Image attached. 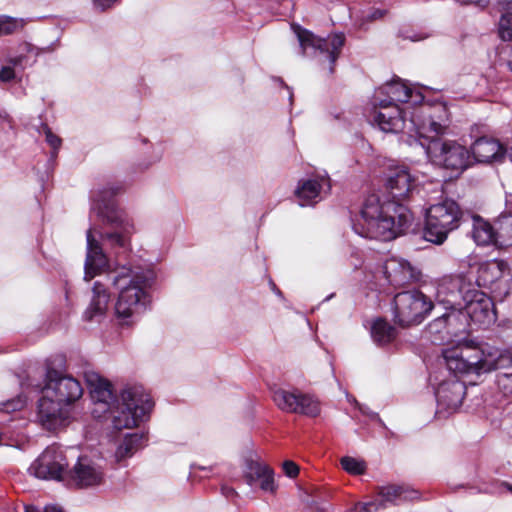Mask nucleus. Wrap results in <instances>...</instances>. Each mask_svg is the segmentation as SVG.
Here are the masks:
<instances>
[{"mask_svg":"<svg viewBox=\"0 0 512 512\" xmlns=\"http://www.w3.org/2000/svg\"><path fill=\"white\" fill-rule=\"evenodd\" d=\"M411 89L400 81L387 83L378 88L373 96H379L391 102V105H397L396 102H408L411 97Z\"/></svg>","mask_w":512,"mask_h":512,"instance_id":"obj_27","label":"nucleus"},{"mask_svg":"<svg viewBox=\"0 0 512 512\" xmlns=\"http://www.w3.org/2000/svg\"><path fill=\"white\" fill-rule=\"evenodd\" d=\"M331 189L330 179L327 175H319L316 178L299 182L295 191L301 206L314 204L329 194Z\"/></svg>","mask_w":512,"mask_h":512,"instance_id":"obj_22","label":"nucleus"},{"mask_svg":"<svg viewBox=\"0 0 512 512\" xmlns=\"http://www.w3.org/2000/svg\"><path fill=\"white\" fill-rule=\"evenodd\" d=\"M502 485L512 493V484L504 482Z\"/></svg>","mask_w":512,"mask_h":512,"instance_id":"obj_50","label":"nucleus"},{"mask_svg":"<svg viewBox=\"0 0 512 512\" xmlns=\"http://www.w3.org/2000/svg\"><path fill=\"white\" fill-rule=\"evenodd\" d=\"M503 5L505 11L512 13V0H506Z\"/></svg>","mask_w":512,"mask_h":512,"instance_id":"obj_48","label":"nucleus"},{"mask_svg":"<svg viewBox=\"0 0 512 512\" xmlns=\"http://www.w3.org/2000/svg\"><path fill=\"white\" fill-rule=\"evenodd\" d=\"M498 33L502 40L512 41V13L505 11L498 24Z\"/></svg>","mask_w":512,"mask_h":512,"instance_id":"obj_34","label":"nucleus"},{"mask_svg":"<svg viewBox=\"0 0 512 512\" xmlns=\"http://www.w3.org/2000/svg\"><path fill=\"white\" fill-rule=\"evenodd\" d=\"M273 401L280 410L286 413L302 414L309 417H316L320 414L319 401L312 395L298 390L277 389L273 392Z\"/></svg>","mask_w":512,"mask_h":512,"instance_id":"obj_15","label":"nucleus"},{"mask_svg":"<svg viewBox=\"0 0 512 512\" xmlns=\"http://www.w3.org/2000/svg\"><path fill=\"white\" fill-rule=\"evenodd\" d=\"M371 335L378 345H386L395 338L396 331L389 323L378 319L373 323Z\"/></svg>","mask_w":512,"mask_h":512,"instance_id":"obj_32","label":"nucleus"},{"mask_svg":"<svg viewBox=\"0 0 512 512\" xmlns=\"http://www.w3.org/2000/svg\"><path fill=\"white\" fill-rule=\"evenodd\" d=\"M121 189V185L113 184L99 190L93 198L92 210L97 212V215L109 228L99 232L101 241L95 238L93 234L96 232L95 229L89 228L87 230V252L84 264L85 281L92 280L109 267V260L104 253V247L126 249L129 245L133 227L122 219L115 203L112 201V197Z\"/></svg>","mask_w":512,"mask_h":512,"instance_id":"obj_2","label":"nucleus"},{"mask_svg":"<svg viewBox=\"0 0 512 512\" xmlns=\"http://www.w3.org/2000/svg\"><path fill=\"white\" fill-rule=\"evenodd\" d=\"M471 159L479 163L501 162L506 151L499 141L487 137L478 138L471 146Z\"/></svg>","mask_w":512,"mask_h":512,"instance_id":"obj_23","label":"nucleus"},{"mask_svg":"<svg viewBox=\"0 0 512 512\" xmlns=\"http://www.w3.org/2000/svg\"><path fill=\"white\" fill-rule=\"evenodd\" d=\"M353 402L355 403V405H358V402L356 399H353Z\"/></svg>","mask_w":512,"mask_h":512,"instance_id":"obj_53","label":"nucleus"},{"mask_svg":"<svg viewBox=\"0 0 512 512\" xmlns=\"http://www.w3.org/2000/svg\"><path fill=\"white\" fill-rule=\"evenodd\" d=\"M117 0H93L94 6L104 11L110 8Z\"/></svg>","mask_w":512,"mask_h":512,"instance_id":"obj_45","label":"nucleus"},{"mask_svg":"<svg viewBox=\"0 0 512 512\" xmlns=\"http://www.w3.org/2000/svg\"><path fill=\"white\" fill-rule=\"evenodd\" d=\"M43 392L67 408H71V405L81 398L83 388L76 378L62 375L55 369H49Z\"/></svg>","mask_w":512,"mask_h":512,"instance_id":"obj_13","label":"nucleus"},{"mask_svg":"<svg viewBox=\"0 0 512 512\" xmlns=\"http://www.w3.org/2000/svg\"><path fill=\"white\" fill-rule=\"evenodd\" d=\"M386 10L385 9H380V8H373L366 16L365 18L369 21H373V20H377V19H381L385 16L386 14Z\"/></svg>","mask_w":512,"mask_h":512,"instance_id":"obj_43","label":"nucleus"},{"mask_svg":"<svg viewBox=\"0 0 512 512\" xmlns=\"http://www.w3.org/2000/svg\"><path fill=\"white\" fill-rule=\"evenodd\" d=\"M469 298L463 305L471 324L489 326L496 321L493 297L476 288Z\"/></svg>","mask_w":512,"mask_h":512,"instance_id":"obj_17","label":"nucleus"},{"mask_svg":"<svg viewBox=\"0 0 512 512\" xmlns=\"http://www.w3.org/2000/svg\"><path fill=\"white\" fill-rule=\"evenodd\" d=\"M72 483L78 488H89L103 484L102 468L86 456L79 457L73 469L68 472Z\"/></svg>","mask_w":512,"mask_h":512,"instance_id":"obj_20","label":"nucleus"},{"mask_svg":"<svg viewBox=\"0 0 512 512\" xmlns=\"http://www.w3.org/2000/svg\"><path fill=\"white\" fill-rule=\"evenodd\" d=\"M297 37L303 53H305L308 48H312L315 52H318L320 62L328 63L327 73L331 75L334 72V64L345 43L344 34L336 33L329 35L327 38H320L308 30L298 28Z\"/></svg>","mask_w":512,"mask_h":512,"instance_id":"obj_11","label":"nucleus"},{"mask_svg":"<svg viewBox=\"0 0 512 512\" xmlns=\"http://www.w3.org/2000/svg\"><path fill=\"white\" fill-rule=\"evenodd\" d=\"M15 78L14 69L11 66H4L0 70V81L10 82Z\"/></svg>","mask_w":512,"mask_h":512,"instance_id":"obj_42","label":"nucleus"},{"mask_svg":"<svg viewBox=\"0 0 512 512\" xmlns=\"http://www.w3.org/2000/svg\"><path fill=\"white\" fill-rule=\"evenodd\" d=\"M342 468L350 474H363L366 466L363 461H359L353 457L345 456L341 459Z\"/></svg>","mask_w":512,"mask_h":512,"instance_id":"obj_35","label":"nucleus"},{"mask_svg":"<svg viewBox=\"0 0 512 512\" xmlns=\"http://www.w3.org/2000/svg\"><path fill=\"white\" fill-rule=\"evenodd\" d=\"M86 382L91 398L100 412L113 414V427L127 429L137 426L152 410L154 403L141 386H127L120 394L121 402L115 400L111 384L96 373H87Z\"/></svg>","mask_w":512,"mask_h":512,"instance_id":"obj_4","label":"nucleus"},{"mask_svg":"<svg viewBox=\"0 0 512 512\" xmlns=\"http://www.w3.org/2000/svg\"><path fill=\"white\" fill-rule=\"evenodd\" d=\"M353 402L355 403V405H358V402L356 399H353Z\"/></svg>","mask_w":512,"mask_h":512,"instance_id":"obj_52","label":"nucleus"},{"mask_svg":"<svg viewBox=\"0 0 512 512\" xmlns=\"http://www.w3.org/2000/svg\"><path fill=\"white\" fill-rule=\"evenodd\" d=\"M416 495V491H410L400 485H386L378 487L375 500L356 505L357 512H377L389 505H397L401 501L411 500Z\"/></svg>","mask_w":512,"mask_h":512,"instance_id":"obj_18","label":"nucleus"},{"mask_svg":"<svg viewBox=\"0 0 512 512\" xmlns=\"http://www.w3.org/2000/svg\"><path fill=\"white\" fill-rule=\"evenodd\" d=\"M466 387L455 376L443 381L436 389L437 414H451L458 410L465 396Z\"/></svg>","mask_w":512,"mask_h":512,"instance_id":"obj_19","label":"nucleus"},{"mask_svg":"<svg viewBox=\"0 0 512 512\" xmlns=\"http://www.w3.org/2000/svg\"><path fill=\"white\" fill-rule=\"evenodd\" d=\"M383 275L394 288L403 287L419 278V272L408 261L397 258H390L384 263Z\"/></svg>","mask_w":512,"mask_h":512,"instance_id":"obj_21","label":"nucleus"},{"mask_svg":"<svg viewBox=\"0 0 512 512\" xmlns=\"http://www.w3.org/2000/svg\"><path fill=\"white\" fill-rule=\"evenodd\" d=\"M497 385L505 396L512 395V372L497 375Z\"/></svg>","mask_w":512,"mask_h":512,"instance_id":"obj_36","label":"nucleus"},{"mask_svg":"<svg viewBox=\"0 0 512 512\" xmlns=\"http://www.w3.org/2000/svg\"><path fill=\"white\" fill-rule=\"evenodd\" d=\"M433 307L430 298L419 290L399 292L394 296V321L402 327L418 325Z\"/></svg>","mask_w":512,"mask_h":512,"instance_id":"obj_9","label":"nucleus"},{"mask_svg":"<svg viewBox=\"0 0 512 512\" xmlns=\"http://www.w3.org/2000/svg\"><path fill=\"white\" fill-rule=\"evenodd\" d=\"M475 284L465 274L447 275L440 279L436 300L445 306H462L475 291Z\"/></svg>","mask_w":512,"mask_h":512,"instance_id":"obj_12","label":"nucleus"},{"mask_svg":"<svg viewBox=\"0 0 512 512\" xmlns=\"http://www.w3.org/2000/svg\"><path fill=\"white\" fill-rule=\"evenodd\" d=\"M507 156L510 159V161L512 162V149L509 152H507Z\"/></svg>","mask_w":512,"mask_h":512,"instance_id":"obj_51","label":"nucleus"},{"mask_svg":"<svg viewBox=\"0 0 512 512\" xmlns=\"http://www.w3.org/2000/svg\"><path fill=\"white\" fill-rule=\"evenodd\" d=\"M475 269V287L490 292L493 299L502 301L512 290V271L504 260H491L471 267Z\"/></svg>","mask_w":512,"mask_h":512,"instance_id":"obj_8","label":"nucleus"},{"mask_svg":"<svg viewBox=\"0 0 512 512\" xmlns=\"http://www.w3.org/2000/svg\"><path fill=\"white\" fill-rule=\"evenodd\" d=\"M430 142L427 154L430 160L440 167L461 173L471 164L470 151L455 141L434 139L439 134L428 133Z\"/></svg>","mask_w":512,"mask_h":512,"instance_id":"obj_10","label":"nucleus"},{"mask_svg":"<svg viewBox=\"0 0 512 512\" xmlns=\"http://www.w3.org/2000/svg\"><path fill=\"white\" fill-rule=\"evenodd\" d=\"M444 358L450 371L461 374L480 375L512 366L511 353L501 351L488 343H478L473 340L464 343L459 348V352L446 351Z\"/></svg>","mask_w":512,"mask_h":512,"instance_id":"obj_6","label":"nucleus"},{"mask_svg":"<svg viewBox=\"0 0 512 512\" xmlns=\"http://www.w3.org/2000/svg\"><path fill=\"white\" fill-rule=\"evenodd\" d=\"M18 27V22L9 17H0V36L12 34Z\"/></svg>","mask_w":512,"mask_h":512,"instance_id":"obj_38","label":"nucleus"},{"mask_svg":"<svg viewBox=\"0 0 512 512\" xmlns=\"http://www.w3.org/2000/svg\"><path fill=\"white\" fill-rule=\"evenodd\" d=\"M25 512H43V510H41L35 506H26Z\"/></svg>","mask_w":512,"mask_h":512,"instance_id":"obj_49","label":"nucleus"},{"mask_svg":"<svg viewBox=\"0 0 512 512\" xmlns=\"http://www.w3.org/2000/svg\"><path fill=\"white\" fill-rule=\"evenodd\" d=\"M444 308L446 309V312L443 314L447 321L448 330H450L452 337H458L461 334L467 333L471 326V322L464 305L445 306Z\"/></svg>","mask_w":512,"mask_h":512,"instance_id":"obj_26","label":"nucleus"},{"mask_svg":"<svg viewBox=\"0 0 512 512\" xmlns=\"http://www.w3.org/2000/svg\"><path fill=\"white\" fill-rule=\"evenodd\" d=\"M457 1L460 2L461 4L474 5L481 9L485 8L489 3V0H457Z\"/></svg>","mask_w":512,"mask_h":512,"instance_id":"obj_44","label":"nucleus"},{"mask_svg":"<svg viewBox=\"0 0 512 512\" xmlns=\"http://www.w3.org/2000/svg\"><path fill=\"white\" fill-rule=\"evenodd\" d=\"M48 49L49 48H38L31 43L24 42L19 46L21 54L9 58L8 62L15 67L21 66L27 57L26 54H33L35 57H37L39 54L48 51Z\"/></svg>","mask_w":512,"mask_h":512,"instance_id":"obj_33","label":"nucleus"},{"mask_svg":"<svg viewBox=\"0 0 512 512\" xmlns=\"http://www.w3.org/2000/svg\"><path fill=\"white\" fill-rule=\"evenodd\" d=\"M147 439L143 433L127 434L115 451V461L123 464L136 451L144 447Z\"/></svg>","mask_w":512,"mask_h":512,"instance_id":"obj_28","label":"nucleus"},{"mask_svg":"<svg viewBox=\"0 0 512 512\" xmlns=\"http://www.w3.org/2000/svg\"><path fill=\"white\" fill-rule=\"evenodd\" d=\"M26 405L25 400L22 398L13 399L7 403L1 404V409L5 412L19 411Z\"/></svg>","mask_w":512,"mask_h":512,"instance_id":"obj_39","label":"nucleus"},{"mask_svg":"<svg viewBox=\"0 0 512 512\" xmlns=\"http://www.w3.org/2000/svg\"><path fill=\"white\" fill-rule=\"evenodd\" d=\"M43 131L46 136V142L56 151L61 146V139L52 133L50 128L47 125L43 126Z\"/></svg>","mask_w":512,"mask_h":512,"instance_id":"obj_40","label":"nucleus"},{"mask_svg":"<svg viewBox=\"0 0 512 512\" xmlns=\"http://www.w3.org/2000/svg\"><path fill=\"white\" fill-rule=\"evenodd\" d=\"M495 223L490 224L480 217L473 218L472 237L478 245H495Z\"/></svg>","mask_w":512,"mask_h":512,"instance_id":"obj_29","label":"nucleus"},{"mask_svg":"<svg viewBox=\"0 0 512 512\" xmlns=\"http://www.w3.org/2000/svg\"><path fill=\"white\" fill-rule=\"evenodd\" d=\"M92 294L90 305L84 312V317L88 321L105 315L110 301V294L107 288L99 281L94 283Z\"/></svg>","mask_w":512,"mask_h":512,"instance_id":"obj_25","label":"nucleus"},{"mask_svg":"<svg viewBox=\"0 0 512 512\" xmlns=\"http://www.w3.org/2000/svg\"><path fill=\"white\" fill-rule=\"evenodd\" d=\"M427 333L435 344H444L452 339L444 314L434 319L427 327Z\"/></svg>","mask_w":512,"mask_h":512,"instance_id":"obj_31","label":"nucleus"},{"mask_svg":"<svg viewBox=\"0 0 512 512\" xmlns=\"http://www.w3.org/2000/svg\"><path fill=\"white\" fill-rule=\"evenodd\" d=\"M68 462L64 451L57 445L48 446L43 453L31 464L29 472L39 479L62 480Z\"/></svg>","mask_w":512,"mask_h":512,"instance_id":"obj_14","label":"nucleus"},{"mask_svg":"<svg viewBox=\"0 0 512 512\" xmlns=\"http://www.w3.org/2000/svg\"><path fill=\"white\" fill-rule=\"evenodd\" d=\"M221 491H222V494H223L226 498H230V497H232V496L236 495V491H235V490H234V488H232V487L222 486Z\"/></svg>","mask_w":512,"mask_h":512,"instance_id":"obj_46","label":"nucleus"},{"mask_svg":"<svg viewBox=\"0 0 512 512\" xmlns=\"http://www.w3.org/2000/svg\"><path fill=\"white\" fill-rule=\"evenodd\" d=\"M398 36L404 40H410L412 42L422 41L429 37V34L425 32H416L409 29H402L399 31Z\"/></svg>","mask_w":512,"mask_h":512,"instance_id":"obj_37","label":"nucleus"},{"mask_svg":"<svg viewBox=\"0 0 512 512\" xmlns=\"http://www.w3.org/2000/svg\"><path fill=\"white\" fill-rule=\"evenodd\" d=\"M386 189L392 198L380 201L377 195L368 196L353 220L352 228L358 235L381 241H390L406 233L413 223V214L400 203L413 192V179L404 167L391 172Z\"/></svg>","mask_w":512,"mask_h":512,"instance_id":"obj_1","label":"nucleus"},{"mask_svg":"<svg viewBox=\"0 0 512 512\" xmlns=\"http://www.w3.org/2000/svg\"><path fill=\"white\" fill-rule=\"evenodd\" d=\"M71 418V408H67L47 395L38 402L37 421L48 431L66 427Z\"/></svg>","mask_w":512,"mask_h":512,"instance_id":"obj_16","label":"nucleus"},{"mask_svg":"<svg viewBox=\"0 0 512 512\" xmlns=\"http://www.w3.org/2000/svg\"><path fill=\"white\" fill-rule=\"evenodd\" d=\"M495 245L512 246V214H504L495 221Z\"/></svg>","mask_w":512,"mask_h":512,"instance_id":"obj_30","label":"nucleus"},{"mask_svg":"<svg viewBox=\"0 0 512 512\" xmlns=\"http://www.w3.org/2000/svg\"><path fill=\"white\" fill-rule=\"evenodd\" d=\"M282 466L285 474L290 478L296 477L299 473V467L293 461L287 460Z\"/></svg>","mask_w":512,"mask_h":512,"instance_id":"obj_41","label":"nucleus"},{"mask_svg":"<svg viewBox=\"0 0 512 512\" xmlns=\"http://www.w3.org/2000/svg\"><path fill=\"white\" fill-rule=\"evenodd\" d=\"M372 105L373 123L386 133L405 132L410 136L430 137L428 133L442 134L447 127L449 114L443 103L423 104L414 108L408 121L406 112L386 99L373 96Z\"/></svg>","mask_w":512,"mask_h":512,"instance_id":"obj_3","label":"nucleus"},{"mask_svg":"<svg viewBox=\"0 0 512 512\" xmlns=\"http://www.w3.org/2000/svg\"><path fill=\"white\" fill-rule=\"evenodd\" d=\"M111 283L118 290L115 316L120 325H130L135 317L150 303L148 290L156 274L150 268L122 266L109 275Z\"/></svg>","mask_w":512,"mask_h":512,"instance_id":"obj_5","label":"nucleus"},{"mask_svg":"<svg viewBox=\"0 0 512 512\" xmlns=\"http://www.w3.org/2000/svg\"><path fill=\"white\" fill-rule=\"evenodd\" d=\"M462 215L460 206L452 199L431 205L425 214L424 239L436 245L443 244L460 226Z\"/></svg>","mask_w":512,"mask_h":512,"instance_id":"obj_7","label":"nucleus"},{"mask_svg":"<svg viewBox=\"0 0 512 512\" xmlns=\"http://www.w3.org/2000/svg\"><path fill=\"white\" fill-rule=\"evenodd\" d=\"M245 479L248 485L253 486L258 481L263 491L273 493L276 490L272 470L257 461L248 460L245 468Z\"/></svg>","mask_w":512,"mask_h":512,"instance_id":"obj_24","label":"nucleus"},{"mask_svg":"<svg viewBox=\"0 0 512 512\" xmlns=\"http://www.w3.org/2000/svg\"><path fill=\"white\" fill-rule=\"evenodd\" d=\"M43 512H64L61 507L57 505H47L44 507Z\"/></svg>","mask_w":512,"mask_h":512,"instance_id":"obj_47","label":"nucleus"},{"mask_svg":"<svg viewBox=\"0 0 512 512\" xmlns=\"http://www.w3.org/2000/svg\"><path fill=\"white\" fill-rule=\"evenodd\" d=\"M353 402L355 403V405H358V402L356 399H353Z\"/></svg>","mask_w":512,"mask_h":512,"instance_id":"obj_54","label":"nucleus"}]
</instances>
